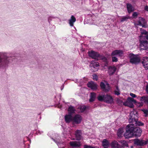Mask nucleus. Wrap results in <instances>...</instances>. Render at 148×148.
Returning a JSON list of instances; mask_svg holds the SVG:
<instances>
[{"label":"nucleus","instance_id":"nucleus-52","mask_svg":"<svg viewBox=\"0 0 148 148\" xmlns=\"http://www.w3.org/2000/svg\"><path fill=\"white\" fill-rule=\"evenodd\" d=\"M96 68V67H95V68H94V69H95Z\"/></svg>","mask_w":148,"mask_h":148},{"label":"nucleus","instance_id":"nucleus-10","mask_svg":"<svg viewBox=\"0 0 148 148\" xmlns=\"http://www.w3.org/2000/svg\"><path fill=\"white\" fill-rule=\"evenodd\" d=\"M134 144L139 146H143L147 144V142L139 139H135L134 140Z\"/></svg>","mask_w":148,"mask_h":148},{"label":"nucleus","instance_id":"nucleus-6","mask_svg":"<svg viewBox=\"0 0 148 148\" xmlns=\"http://www.w3.org/2000/svg\"><path fill=\"white\" fill-rule=\"evenodd\" d=\"M140 49L143 50H146L148 49V42L145 38L139 39Z\"/></svg>","mask_w":148,"mask_h":148},{"label":"nucleus","instance_id":"nucleus-25","mask_svg":"<svg viewBox=\"0 0 148 148\" xmlns=\"http://www.w3.org/2000/svg\"><path fill=\"white\" fill-rule=\"evenodd\" d=\"M119 142L121 144L120 145L121 147H127L128 145L127 143L125 140H121L119 141Z\"/></svg>","mask_w":148,"mask_h":148},{"label":"nucleus","instance_id":"nucleus-26","mask_svg":"<svg viewBox=\"0 0 148 148\" xmlns=\"http://www.w3.org/2000/svg\"><path fill=\"white\" fill-rule=\"evenodd\" d=\"M140 101L148 104V96H143L140 98Z\"/></svg>","mask_w":148,"mask_h":148},{"label":"nucleus","instance_id":"nucleus-45","mask_svg":"<svg viewBox=\"0 0 148 148\" xmlns=\"http://www.w3.org/2000/svg\"><path fill=\"white\" fill-rule=\"evenodd\" d=\"M64 87V85L63 84L61 87V90H62L63 89Z\"/></svg>","mask_w":148,"mask_h":148},{"label":"nucleus","instance_id":"nucleus-29","mask_svg":"<svg viewBox=\"0 0 148 148\" xmlns=\"http://www.w3.org/2000/svg\"><path fill=\"white\" fill-rule=\"evenodd\" d=\"M126 102H127V103H130V102L135 103H136V101L133 98L129 97L128 98Z\"/></svg>","mask_w":148,"mask_h":148},{"label":"nucleus","instance_id":"nucleus-15","mask_svg":"<svg viewBox=\"0 0 148 148\" xmlns=\"http://www.w3.org/2000/svg\"><path fill=\"white\" fill-rule=\"evenodd\" d=\"M88 86L92 90H96L97 89V85L96 84L92 81L88 82L87 84Z\"/></svg>","mask_w":148,"mask_h":148},{"label":"nucleus","instance_id":"nucleus-13","mask_svg":"<svg viewBox=\"0 0 148 148\" xmlns=\"http://www.w3.org/2000/svg\"><path fill=\"white\" fill-rule=\"evenodd\" d=\"M91 64H92V66L91 67L92 71L94 72L97 71L99 66V63L98 62H95L94 61H92Z\"/></svg>","mask_w":148,"mask_h":148},{"label":"nucleus","instance_id":"nucleus-23","mask_svg":"<svg viewBox=\"0 0 148 148\" xmlns=\"http://www.w3.org/2000/svg\"><path fill=\"white\" fill-rule=\"evenodd\" d=\"M111 146L112 147H116L118 148H121V146L118 143V142L114 141L112 142L111 144Z\"/></svg>","mask_w":148,"mask_h":148},{"label":"nucleus","instance_id":"nucleus-16","mask_svg":"<svg viewBox=\"0 0 148 148\" xmlns=\"http://www.w3.org/2000/svg\"><path fill=\"white\" fill-rule=\"evenodd\" d=\"M82 133L80 130H77L76 132L75 133V136L76 140H80L82 138Z\"/></svg>","mask_w":148,"mask_h":148},{"label":"nucleus","instance_id":"nucleus-34","mask_svg":"<svg viewBox=\"0 0 148 148\" xmlns=\"http://www.w3.org/2000/svg\"><path fill=\"white\" fill-rule=\"evenodd\" d=\"M124 104L125 105L128 106L131 108H133L134 106V105L132 103L130 102V103H127V102H126L124 103Z\"/></svg>","mask_w":148,"mask_h":148},{"label":"nucleus","instance_id":"nucleus-11","mask_svg":"<svg viewBox=\"0 0 148 148\" xmlns=\"http://www.w3.org/2000/svg\"><path fill=\"white\" fill-rule=\"evenodd\" d=\"M100 86L101 88L105 91H108L110 89L109 84L107 82L105 84L104 83L101 82Z\"/></svg>","mask_w":148,"mask_h":148},{"label":"nucleus","instance_id":"nucleus-5","mask_svg":"<svg viewBox=\"0 0 148 148\" xmlns=\"http://www.w3.org/2000/svg\"><path fill=\"white\" fill-rule=\"evenodd\" d=\"M129 57L130 59V62L132 64H137L139 63L140 61V58L138 55H134L131 53Z\"/></svg>","mask_w":148,"mask_h":148},{"label":"nucleus","instance_id":"nucleus-39","mask_svg":"<svg viewBox=\"0 0 148 148\" xmlns=\"http://www.w3.org/2000/svg\"><path fill=\"white\" fill-rule=\"evenodd\" d=\"M93 79L94 80H97L98 79V76L96 75H92Z\"/></svg>","mask_w":148,"mask_h":148},{"label":"nucleus","instance_id":"nucleus-36","mask_svg":"<svg viewBox=\"0 0 148 148\" xmlns=\"http://www.w3.org/2000/svg\"><path fill=\"white\" fill-rule=\"evenodd\" d=\"M142 111L144 112L145 114V116H147L148 115V110L147 109H143L142 110Z\"/></svg>","mask_w":148,"mask_h":148},{"label":"nucleus","instance_id":"nucleus-21","mask_svg":"<svg viewBox=\"0 0 148 148\" xmlns=\"http://www.w3.org/2000/svg\"><path fill=\"white\" fill-rule=\"evenodd\" d=\"M76 21L75 17L73 15H72L71 18L69 20V23L71 27L73 26L74 23Z\"/></svg>","mask_w":148,"mask_h":148},{"label":"nucleus","instance_id":"nucleus-27","mask_svg":"<svg viewBox=\"0 0 148 148\" xmlns=\"http://www.w3.org/2000/svg\"><path fill=\"white\" fill-rule=\"evenodd\" d=\"M109 143L106 139L103 140L102 141V146L104 147H108L109 146Z\"/></svg>","mask_w":148,"mask_h":148},{"label":"nucleus","instance_id":"nucleus-41","mask_svg":"<svg viewBox=\"0 0 148 148\" xmlns=\"http://www.w3.org/2000/svg\"><path fill=\"white\" fill-rule=\"evenodd\" d=\"M115 94L116 95H119L120 94L119 90H115L114 91Z\"/></svg>","mask_w":148,"mask_h":148},{"label":"nucleus","instance_id":"nucleus-3","mask_svg":"<svg viewBox=\"0 0 148 148\" xmlns=\"http://www.w3.org/2000/svg\"><path fill=\"white\" fill-rule=\"evenodd\" d=\"M98 100L100 101H103L108 103H112L113 102L112 97L108 95H99L98 97Z\"/></svg>","mask_w":148,"mask_h":148},{"label":"nucleus","instance_id":"nucleus-43","mask_svg":"<svg viewBox=\"0 0 148 148\" xmlns=\"http://www.w3.org/2000/svg\"><path fill=\"white\" fill-rule=\"evenodd\" d=\"M145 90L147 93L148 94V84L146 86Z\"/></svg>","mask_w":148,"mask_h":148},{"label":"nucleus","instance_id":"nucleus-31","mask_svg":"<svg viewBox=\"0 0 148 148\" xmlns=\"http://www.w3.org/2000/svg\"><path fill=\"white\" fill-rule=\"evenodd\" d=\"M135 126H142L144 125L143 123L141 122L140 121H136V123H134V124H132Z\"/></svg>","mask_w":148,"mask_h":148},{"label":"nucleus","instance_id":"nucleus-40","mask_svg":"<svg viewBox=\"0 0 148 148\" xmlns=\"http://www.w3.org/2000/svg\"><path fill=\"white\" fill-rule=\"evenodd\" d=\"M84 148H93L90 145H84Z\"/></svg>","mask_w":148,"mask_h":148},{"label":"nucleus","instance_id":"nucleus-20","mask_svg":"<svg viewBox=\"0 0 148 148\" xmlns=\"http://www.w3.org/2000/svg\"><path fill=\"white\" fill-rule=\"evenodd\" d=\"M64 117L65 121L66 123H69L73 120V118L71 114L66 115Z\"/></svg>","mask_w":148,"mask_h":148},{"label":"nucleus","instance_id":"nucleus-30","mask_svg":"<svg viewBox=\"0 0 148 148\" xmlns=\"http://www.w3.org/2000/svg\"><path fill=\"white\" fill-rule=\"evenodd\" d=\"M130 17L128 16H123L121 19V22H123L125 21H127L128 19H130Z\"/></svg>","mask_w":148,"mask_h":148},{"label":"nucleus","instance_id":"nucleus-8","mask_svg":"<svg viewBox=\"0 0 148 148\" xmlns=\"http://www.w3.org/2000/svg\"><path fill=\"white\" fill-rule=\"evenodd\" d=\"M137 25H140L144 28L147 27V25L146 23V22L145 19L143 17H139V20L138 21Z\"/></svg>","mask_w":148,"mask_h":148},{"label":"nucleus","instance_id":"nucleus-46","mask_svg":"<svg viewBox=\"0 0 148 148\" xmlns=\"http://www.w3.org/2000/svg\"><path fill=\"white\" fill-rule=\"evenodd\" d=\"M145 39H147L148 40V34L145 36Z\"/></svg>","mask_w":148,"mask_h":148},{"label":"nucleus","instance_id":"nucleus-2","mask_svg":"<svg viewBox=\"0 0 148 148\" xmlns=\"http://www.w3.org/2000/svg\"><path fill=\"white\" fill-rule=\"evenodd\" d=\"M14 54L11 53L0 52V67H2L8 64L9 58L15 57Z\"/></svg>","mask_w":148,"mask_h":148},{"label":"nucleus","instance_id":"nucleus-38","mask_svg":"<svg viewBox=\"0 0 148 148\" xmlns=\"http://www.w3.org/2000/svg\"><path fill=\"white\" fill-rule=\"evenodd\" d=\"M138 15V12H134L132 14V17L133 18L136 17Z\"/></svg>","mask_w":148,"mask_h":148},{"label":"nucleus","instance_id":"nucleus-37","mask_svg":"<svg viewBox=\"0 0 148 148\" xmlns=\"http://www.w3.org/2000/svg\"><path fill=\"white\" fill-rule=\"evenodd\" d=\"M112 57V61L113 62H117L118 61L117 58L114 56H111Z\"/></svg>","mask_w":148,"mask_h":148},{"label":"nucleus","instance_id":"nucleus-18","mask_svg":"<svg viewBox=\"0 0 148 148\" xmlns=\"http://www.w3.org/2000/svg\"><path fill=\"white\" fill-rule=\"evenodd\" d=\"M126 7L127 11L129 13H130L134 10V8L130 3H127L126 4Z\"/></svg>","mask_w":148,"mask_h":148},{"label":"nucleus","instance_id":"nucleus-28","mask_svg":"<svg viewBox=\"0 0 148 148\" xmlns=\"http://www.w3.org/2000/svg\"><path fill=\"white\" fill-rule=\"evenodd\" d=\"M68 111L69 112V114H71L72 113H73L75 111V109L74 107L71 106H69L68 109Z\"/></svg>","mask_w":148,"mask_h":148},{"label":"nucleus","instance_id":"nucleus-19","mask_svg":"<svg viewBox=\"0 0 148 148\" xmlns=\"http://www.w3.org/2000/svg\"><path fill=\"white\" fill-rule=\"evenodd\" d=\"M140 31L141 35L139 36L140 39H141V38H145V36L148 34V32L142 29H140Z\"/></svg>","mask_w":148,"mask_h":148},{"label":"nucleus","instance_id":"nucleus-14","mask_svg":"<svg viewBox=\"0 0 148 148\" xmlns=\"http://www.w3.org/2000/svg\"><path fill=\"white\" fill-rule=\"evenodd\" d=\"M142 63L146 70L148 69V57H145L142 60Z\"/></svg>","mask_w":148,"mask_h":148},{"label":"nucleus","instance_id":"nucleus-48","mask_svg":"<svg viewBox=\"0 0 148 148\" xmlns=\"http://www.w3.org/2000/svg\"><path fill=\"white\" fill-rule=\"evenodd\" d=\"M116 89L117 90H119V89L118 88V87L117 86H116Z\"/></svg>","mask_w":148,"mask_h":148},{"label":"nucleus","instance_id":"nucleus-22","mask_svg":"<svg viewBox=\"0 0 148 148\" xmlns=\"http://www.w3.org/2000/svg\"><path fill=\"white\" fill-rule=\"evenodd\" d=\"M70 144L71 146L73 147H79L81 145L80 142H71Z\"/></svg>","mask_w":148,"mask_h":148},{"label":"nucleus","instance_id":"nucleus-47","mask_svg":"<svg viewBox=\"0 0 148 148\" xmlns=\"http://www.w3.org/2000/svg\"><path fill=\"white\" fill-rule=\"evenodd\" d=\"M54 18L52 16H49V17L48 18V20L49 21L50 20V18Z\"/></svg>","mask_w":148,"mask_h":148},{"label":"nucleus","instance_id":"nucleus-51","mask_svg":"<svg viewBox=\"0 0 148 148\" xmlns=\"http://www.w3.org/2000/svg\"><path fill=\"white\" fill-rule=\"evenodd\" d=\"M54 141L56 142L55 140H53Z\"/></svg>","mask_w":148,"mask_h":148},{"label":"nucleus","instance_id":"nucleus-7","mask_svg":"<svg viewBox=\"0 0 148 148\" xmlns=\"http://www.w3.org/2000/svg\"><path fill=\"white\" fill-rule=\"evenodd\" d=\"M88 54L90 57L93 59L98 60L100 57V55L98 53L93 51L88 52Z\"/></svg>","mask_w":148,"mask_h":148},{"label":"nucleus","instance_id":"nucleus-4","mask_svg":"<svg viewBox=\"0 0 148 148\" xmlns=\"http://www.w3.org/2000/svg\"><path fill=\"white\" fill-rule=\"evenodd\" d=\"M138 113L136 110H133L130 113L129 119V122L131 124L136 123V121H138Z\"/></svg>","mask_w":148,"mask_h":148},{"label":"nucleus","instance_id":"nucleus-32","mask_svg":"<svg viewBox=\"0 0 148 148\" xmlns=\"http://www.w3.org/2000/svg\"><path fill=\"white\" fill-rule=\"evenodd\" d=\"M123 132V131L122 129H119L117 133L118 136L119 137H121Z\"/></svg>","mask_w":148,"mask_h":148},{"label":"nucleus","instance_id":"nucleus-42","mask_svg":"<svg viewBox=\"0 0 148 148\" xmlns=\"http://www.w3.org/2000/svg\"><path fill=\"white\" fill-rule=\"evenodd\" d=\"M130 95L133 98H135L136 97V95L135 94L132 93H130Z\"/></svg>","mask_w":148,"mask_h":148},{"label":"nucleus","instance_id":"nucleus-12","mask_svg":"<svg viewBox=\"0 0 148 148\" xmlns=\"http://www.w3.org/2000/svg\"><path fill=\"white\" fill-rule=\"evenodd\" d=\"M82 120V117L79 114L75 115L73 118V121L77 124L80 123Z\"/></svg>","mask_w":148,"mask_h":148},{"label":"nucleus","instance_id":"nucleus-35","mask_svg":"<svg viewBox=\"0 0 148 148\" xmlns=\"http://www.w3.org/2000/svg\"><path fill=\"white\" fill-rule=\"evenodd\" d=\"M99 59H101L105 62H106L107 61V59L106 57L104 56H101L100 55L99 58Z\"/></svg>","mask_w":148,"mask_h":148},{"label":"nucleus","instance_id":"nucleus-24","mask_svg":"<svg viewBox=\"0 0 148 148\" xmlns=\"http://www.w3.org/2000/svg\"><path fill=\"white\" fill-rule=\"evenodd\" d=\"M96 94L94 92H92L90 93L89 101L92 102L94 101L96 98Z\"/></svg>","mask_w":148,"mask_h":148},{"label":"nucleus","instance_id":"nucleus-1","mask_svg":"<svg viewBox=\"0 0 148 148\" xmlns=\"http://www.w3.org/2000/svg\"><path fill=\"white\" fill-rule=\"evenodd\" d=\"M142 130L139 127H134L133 124H129L126 127V132L124 134L125 138H128L134 136L136 137L141 135Z\"/></svg>","mask_w":148,"mask_h":148},{"label":"nucleus","instance_id":"nucleus-9","mask_svg":"<svg viewBox=\"0 0 148 148\" xmlns=\"http://www.w3.org/2000/svg\"><path fill=\"white\" fill-rule=\"evenodd\" d=\"M123 51L121 50H116L112 52L111 54V56H117L122 57L123 56Z\"/></svg>","mask_w":148,"mask_h":148},{"label":"nucleus","instance_id":"nucleus-17","mask_svg":"<svg viewBox=\"0 0 148 148\" xmlns=\"http://www.w3.org/2000/svg\"><path fill=\"white\" fill-rule=\"evenodd\" d=\"M116 69V68L114 66H110L108 68V73L109 75H113Z\"/></svg>","mask_w":148,"mask_h":148},{"label":"nucleus","instance_id":"nucleus-49","mask_svg":"<svg viewBox=\"0 0 148 148\" xmlns=\"http://www.w3.org/2000/svg\"><path fill=\"white\" fill-rule=\"evenodd\" d=\"M57 145H58V144H59V143H57Z\"/></svg>","mask_w":148,"mask_h":148},{"label":"nucleus","instance_id":"nucleus-44","mask_svg":"<svg viewBox=\"0 0 148 148\" xmlns=\"http://www.w3.org/2000/svg\"><path fill=\"white\" fill-rule=\"evenodd\" d=\"M145 10L148 12V6L147 5L146 6L145 8Z\"/></svg>","mask_w":148,"mask_h":148},{"label":"nucleus","instance_id":"nucleus-50","mask_svg":"<svg viewBox=\"0 0 148 148\" xmlns=\"http://www.w3.org/2000/svg\"><path fill=\"white\" fill-rule=\"evenodd\" d=\"M146 141L147 142V143L148 142V140H147V141Z\"/></svg>","mask_w":148,"mask_h":148},{"label":"nucleus","instance_id":"nucleus-33","mask_svg":"<svg viewBox=\"0 0 148 148\" xmlns=\"http://www.w3.org/2000/svg\"><path fill=\"white\" fill-rule=\"evenodd\" d=\"M81 112H84L86 108V107L85 106H79L78 108Z\"/></svg>","mask_w":148,"mask_h":148}]
</instances>
